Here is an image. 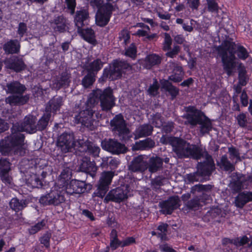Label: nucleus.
Listing matches in <instances>:
<instances>
[{
	"label": "nucleus",
	"mask_w": 252,
	"mask_h": 252,
	"mask_svg": "<svg viewBox=\"0 0 252 252\" xmlns=\"http://www.w3.org/2000/svg\"><path fill=\"white\" fill-rule=\"evenodd\" d=\"M229 158L231 160H235L236 162L240 160V154L238 151L234 147H231L228 148Z\"/></svg>",
	"instance_id": "nucleus-47"
},
{
	"label": "nucleus",
	"mask_w": 252,
	"mask_h": 252,
	"mask_svg": "<svg viewBox=\"0 0 252 252\" xmlns=\"http://www.w3.org/2000/svg\"><path fill=\"white\" fill-rule=\"evenodd\" d=\"M180 200L177 196H172L159 203L161 212L164 214H171L180 206Z\"/></svg>",
	"instance_id": "nucleus-14"
},
{
	"label": "nucleus",
	"mask_w": 252,
	"mask_h": 252,
	"mask_svg": "<svg viewBox=\"0 0 252 252\" xmlns=\"http://www.w3.org/2000/svg\"><path fill=\"white\" fill-rule=\"evenodd\" d=\"M28 30L27 25L24 23H20L18 28V33L20 35V37L23 36L24 34Z\"/></svg>",
	"instance_id": "nucleus-59"
},
{
	"label": "nucleus",
	"mask_w": 252,
	"mask_h": 252,
	"mask_svg": "<svg viewBox=\"0 0 252 252\" xmlns=\"http://www.w3.org/2000/svg\"><path fill=\"white\" fill-rule=\"evenodd\" d=\"M78 32L86 41L92 44H95L96 40L95 39L94 33V31L91 29L78 30Z\"/></svg>",
	"instance_id": "nucleus-29"
},
{
	"label": "nucleus",
	"mask_w": 252,
	"mask_h": 252,
	"mask_svg": "<svg viewBox=\"0 0 252 252\" xmlns=\"http://www.w3.org/2000/svg\"><path fill=\"white\" fill-rule=\"evenodd\" d=\"M103 66V63L100 60H94L90 64V70L92 71H97L100 70Z\"/></svg>",
	"instance_id": "nucleus-49"
},
{
	"label": "nucleus",
	"mask_w": 252,
	"mask_h": 252,
	"mask_svg": "<svg viewBox=\"0 0 252 252\" xmlns=\"http://www.w3.org/2000/svg\"><path fill=\"white\" fill-rule=\"evenodd\" d=\"M167 226L168 225L167 224L161 223L158 227V230L160 232L158 234V237H160L162 240L164 239L165 237Z\"/></svg>",
	"instance_id": "nucleus-56"
},
{
	"label": "nucleus",
	"mask_w": 252,
	"mask_h": 252,
	"mask_svg": "<svg viewBox=\"0 0 252 252\" xmlns=\"http://www.w3.org/2000/svg\"><path fill=\"white\" fill-rule=\"evenodd\" d=\"M81 170L85 172H89L91 171H94L96 170V167L94 165V163L90 161H83L80 165Z\"/></svg>",
	"instance_id": "nucleus-38"
},
{
	"label": "nucleus",
	"mask_w": 252,
	"mask_h": 252,
	"mask_svg": "<svg viewBox=\"0 0 252 252\" xmlns=\"http://www.w3.org/2000/svg\"><path fill=\"white\" fill-rule=\"evenodd\" d=\"M88 152L94 157H97L100 152L98 146L93 143H89L87 146Z\"/></svg>",
	"instance_id": "nucleus-50"
},
{
	"label": "nucleus",
	"mask_w": 252,
	"mask_h": 252,
	"mask_svg": "<svg viewBox=\"0 0 252 252\" xmlns=\"http://www.w3.org/2000/svg\"><path fill=\"white\" fill-rule=\"evenodd\" d=\"M71 170L68 167L64 168L61 172L56 185L64 187L68 183L71 177Z\"/></svg>",
	"instance_id": "nucleus-27"
},
{
	"label": "nucleus",
	"mask_w": 252,
	"mask_h": 252,
	"mask_svg": "<svg viewBox=\"0 0 252 252\" xmlns=\"http://www.w3.org/2000/svg\"><path fill=\"white\" fill-rule=\"evenodd\" d=\"M252 201V192H242L238 194L235 199V206L242 208L249 202Z\"/></svg>",
	"instance_id": "nucleus-21"
},
{
	"label": "nucleus",
	"mask_w": 252,
	"mask_h": 252,
	"mask_svg": "<svg viewBox=\"0 0 252 252\" xmlns=\"http://www.w3.org/2000/svg\"><path fill=\"white\" fill-rule=\"evenodd\" d=\"M98 100L100 101V105L103 110H110L114 105V99L112 95V90L107 88L102 91L100 89L94 90L89 96L87 101L85 107L75 117V121L77 124L91 128L94 122L98 119L101 115L95 113L94 105Z\"/></svg>",
	"instance_id": "nucleus-1"
},
{
	"label": "nucleus",
	"mask_w": 252,
	"mask_h": 252,
	"mask_svg": "<svg viewBox=\"0 0 252 252\" xmlns=\"http://www.w3.org/2000/svg\"><path fill=\"white\" fill-rule=\"evenodd\" d=\"M199 125L200 132L203 134L208 133L212 128L211 121L206 118H201Z\"/></svg>",
	"instance_id": "nucleus-34"
},
{
	"label": "nucleus",
	"mask_w": 252,
	"mask_h": 252,
	"mask_svg": "<svg viewBox=\"0 0 252 252\" xmlns=\"http://www.w3.org/2000/svg\"><path fill=\"white\" fill-rule=\"evenodd\" d=\"M161 61L160 56L152 54L146 56L144 60H141L140 63L146 69H150L152 66L159 64Z\"/></svg>",
	"instance_id": "nucleus-20"
},
{
	"label": "nucleus",
	"mask_w": 252,
	"mask_h": 252,
	"mask_svg": "<svg viewBox=\"0 0 252 252\" xmlns=\"http://www.w3.org/2000/svg\"><path fill=\"white\" fill-rule=\"evenodd\" d=\"M45 225V221L44 220H41V221L37 223L31 227V228L29 229L30 233L31 234H34L37 233L38 231L42 229Z\"/></svg>",
	"instance_id": "nucleus-48"
},
{
	"label": "nucleus",
	"mask_w": 252,
	"mask_h": 252,
	"mask_svg": "<svg viewBox=\"0 0 252 252\" xmlns=\"http://www.w3.org/2000/svg\"><path fill=\"white\" fill-rule=\"evenodd\" d=\"M88 17V12L85 9H81L79 11H77L76 15L74 18V22L76 26L78 28V30L81 29V27L84 25V22Z\"/></svg>",
	"instance_id": "nucleus-31"
},
{
	"label": "nucleus",
	"mask_w": 252,
	"mask_h": 252,
	"mask_svg": "<svg viewBox=\"0 0 252 252\" xmlns=\"http://www.w3.org/2000/svg\"><path fill=\"white\" fill-rule=\"evenodd\" d=\"M212 186L210 185H196L192 187L191 192L192 193H195L196 192L204 191L202 193V196L200 197V199L203 204H205L209 202L210 200V196L207 192L211 190Z\"/></svg>",
	"instance_id": "nucleus-18"
},
{
	"label": "nucleus",
	"mask_w": 252,
	"mask_h": 252,
	"mask_svg": "<svg viewBox=\"0 0 252 252\" xmlns=\"http://www.w3.org/2000/svg\"><path fill=\"white\" fill-rule=\"evenodd\" d=\"M153 124L157 127H160L163 125L162 120L159 115H157L154 117Z\"/></svg>",
	"instance_id": "nucleus-61"
},
{
	"label": "nucleus",
	"mask_w": 252,
	"mask_h": 252,
	"mask_svg": "<svg viewBox=\"0 0 252 252\" xmlns=\"http://www.w3.org/2000/svg\"><path fill=\"white\" fill-rule=\"evenodd\" d=\"M125 55L133 59L135 58L136 55V48L133 44H131L130 46L126 49Z\"/></svg>",
	"instance_id": "nucleus-54"
},
{
	"label": "nucleus",
	"mask_w": 252,
	"mask_h": 252,
	"mask_svg": "<svg viewBox=\"0 0 252 252\" xmlns=\"http://www.w3.org/2000/svg\"><path fill=\"white\" fill-rule=\"evenodd\" d=\"M63 104V98L59 96L53 97L47 103L46 107V112L56 113L60 110V107Z\"/></svg>",
	"instance_id": "nucleus-22"
},
{
	"label": "nucleus",
	"mask_w": 252,
	"mask_h": 252,
	"mask_svg": "<svg viewBox=\"0 0 252 252\" xmlns=\"http://www.w3.org/2000/svg\"><path fill=\"white\" fill-rule=\"evenodd\" d=\"M3 48L6 53H17L20 48V43L17 40H10L3 45Z\"/></svg>",
	"instance_id": "nucleus-24"
},
{
	"label": "nucleus",
	"mask_w": 252,
	"mask_h": 252,
	"mask_svg": "<svg viewBox=\"0 0 252 252\" xmlns=\"http://www.w3.org/2000/svg\"><path fill=\"white\" fill-rule=\"evenodd\" d=\"M249 241V239L246 236H243L242 237L237 238L233 240V244L235 246L238 247L243 246L247 243H248Z\"/></svg>",
	"instance_id": "nucleus-55"
},
{
	"label": "nucleus",
	"mask_w": 252,
	"mask_h": 252,
	"mask_svg": "<svg viewBox=\"0 0 252 252\" xmlns=\"http://www.w3.org/2000/svg\"><path fill=\"white\" fill-rule=\"evenodd\" d=\"M70 75L66 72L62 74L60 80L57 81V87H61L63 86H68L70 82Z\"/></svg>",
	"instance_id": "nucleus-41"
},
{
	"label": "nucleus",
	"mask_w": 252,
	"mask_h": 252,
	"mask_svg": "<svg viewBox=\"0 0 252 252\" xmlns=\"http://www.w3.org/2000/svg\"><path fill=\"white\" fill-rule=\"evenodd\" d=\"M114 172L112 171L102 173L97 191L95 192L96 196L103 198L105 196L108 189V186L111 184Z\"/></svg>",
	"instance_id": "nucleus-12"
},
{
	"label": "nucleus",
	"mask_w": 252,
	"mask_h": 252,
	"mask_svg": "<svg viewBox=\"0 0 252 252\" xmlns=\"http://www.w3.org/2000/svg\"><path fill=\"white\" fill-rule=\"evenodd\" d=\"M74 145V136L72 133H63L58 139V147L63 154L71 151Z\"/></svg>",
	"instance_id": "nucleus-13"
},
{
	"label": "nucleus",
	"mask_w": 252,
	"mask_h": 252,
	"mask_svg": "<svg viewBox=\"0 0 252 252\" xmlns=\"http://www.w3.org/2000/svg\"><path fill=\"white\" fill-rule=\"evenodd\" d=\"M36 118L32 115H28L24 118V122L17 128L19 131H26L30 133L36 131Z\"/></svg>",
	"instance_id": "nucleus-16"
},
{
	"label": "nucleus",
	"mask_w": 252,
	"mask_h": 252,
	"mask_svg": "<svg viewBox=\"0 0 252 252\" xmlns=\"http://www.w3.org/2000/svg\"><path fill=\"white\" fill-rule=\"evenodd\" d=\"M0 177L2 182L9 187L13 185V180L9 175V172H3L0 173Z\"/></svg>",
	"instance_id": "nucleus-42"
},
{
	"label": "nucleus",
	"mask_w": 252,
	"mask_h": 252,
	"mask_svg": "<svg viewBox=\"0 0 252 252\" xmlns=\"http://www.w3.org/2000/svg\"><path fill=\"white\" fill-rule=\"evenodd\" d=\"M161 88L169 92L172 98H175L179 94V90L172 86L168 81L162 80L160 81Z\"/></svg>",
	"instance_id": "nucleus-32"
},
{
	"label": "nucleus",
	"mask_w": 252,
	"mask_h": 252,
	"mask_svg": "<svg viewBox=\"0 0 252 252\" xmlns=\"http://www.w3.org/2000/svg\"><path fill=\"white\" fill-rule=\"evenodd\" d=\"M236 120L240 126L242 127H245L246 126L247 119L245 114H240L236 117Z\"/></svg>",
	"instance_id": "nucleus-52"
},
{
	"label": "nucleus",
	"mask_w": 252,
	"mask_h": 252,
	"mask_svg": "<svg viewBox=\"0 0 252 252\" xmlns=\"http://www.w3.org/2000/svg\"><path fill=\"white\" fill-rule=\"evenodd\" d=\"M155 142L150 138L137 142L133 145L132 149L134 150H144L152 148L155 146Z\"/></svg>",
	"instance_id": "nucleus-28"
},
{
	"label": "nucleus",
	"mask_w": 252,
	"mask_h": 252,
	"mask_svg": "<svg viewBox=\"0 0 252 252\" xmlns=\"http://www.w3.org/2000/svg\"><path fill=\"white\" fill-rule=\"evenodd\" d=\"M66 25V20L62 16L55 19L54 22L51 23V26L54 31L60 32L65 31Z\"/></svg>",
	"instance_id": "nucleus-26"
},
{
	"label": "nucleus",
	"mask_w": 252,
	"mask_h": 252,
	"mask_svg": "<svg viewBox=\"0 0 252 252\" xmlns=\"http://www.w3.org/2000/svg\"><path fill=\"white\" fill-rule=\"evenodd\" d=\"M180 50V47L178 45H174L173 48L168 50L165 55L167 57L173 58L179 53Z\"/></svg>",
	"instance_id": "nucleus-57"
},
{
	"label": "nucleus",
	"mask_w": 252,
	"mask_h": 252,
	"mask_svg": "<svg viewBox=\"0 0 252 252\" xmlns=\"http://www.w3.org/2000/svg\"><path fill=\"white\" fill-rule=\"evenodd\" d=\"M158 89L159 85L158 81L156 80L154 81L153 84L150 86L148 89V93L151 95H156L158 94Z\"/></svg>",
	"instance_id": "nucleus-53"
},
{
	"label": "nucleus",
	"mask_w": 252,
	"mask_h": 252,
	"mask_svg": "<svg viewBox=\"0 0 252 252\" xmlns=\"http://www.w3.org/2000/svg\"><path fill=\"white\" fill-rule=\"evenodd\" d=\"M217 164L220 168H223L225 171H232L234 169L233 164L230 162L225 155L222 156L220 160L217 162Z\"/></svg>",
	"instance_id": "nucleus-33"
},
{
	"label": "nucleus",
	"mask_w": 252,
	"mask_h": 252,
	"mask_svg": "<svg viewBox=\"0 0 252 252\" xmlns=\"http://www.w3.org/2000/svg\"><path fill=\"white\" fill-rule=\"evenodd\" d=\"M155 12L157 14L158 17L163 20H169L171 18V14L167 11H165L161 7H158L155 9Z\"/></svg>",
	"instance_id": "nucleus-45"
},
{
	"label": "nucleus",
	"mask_w": 252,
	"mask_h": 252,
	"mask_svg": "<svg viewBox=\"0 0 252 252\" xmlns=\"http://www.w3.org/2000/svg\"><path fill=\"white\" fill-rule=\"evenodd\" d=\"M65 193L68 194H80L85 192L87 189H91V185L85 182L72 180L64 186Z\"/></svg>",
	"instance_id": "nucleus-11"
},
{
	"label": "nucleus",
	"mask_w": 252,
	"mask_h": 252,
	"mask_svg": "<svg viewBox=\"0 0 252 252\" xmlns=\"http://www.w3.org/2000/svg\"><path fill=\"white\" fill-rule=\"evenodd\" d=\"M103 2L104 0H91L90 4L94 8L99 9L103 6L102 4L103 3Z\"/></svg>",
	"instance_id": "nucleus-64"
},
{
	"label": "nucleus",
	"mask_w": 252,
	"mask_h": 252,
	"mask_svg": "<svg viewBox=\"0 0 252 252\" xmlns=\"http://www.w3.org/2000/svg\"><path fill=\"white\" fill-rule=\"evenodd\" d=\"M172 40L170 35L167 33H164V40L162 43V50L164 51H168L171 48Z\"/></svg>",
	"instance_id": "nucleus-44"
},
{
	"label": "nucleus",
	"mask_w": 252,
	"mask_h": 252,
	"mask_svg": "<svg viewBox=\"0 0 252 252\" xmlns=\"http://www.w3.org/2000/svg\"><path fill=\"white\" fill-rule=\"evenodd\" d=\"M160 143L172 146L173 151L179 158L192 157L199 159L201 155L200 148L195 145L178 138L162 136L160 139Z\"/></svg>",
	"instance_id": "nucleus-3"
},
{
	"label": "nucleus",
	"mask_w": 252,
	"mask_h": 252,
	"mask_svg": "<svg viewBox=\"0 0 252 252\" xmlns=\"http://www.w3.org/2000/svg\"><path fill=\"white\" fill-rule=\"evenodd\" d=\"M9 205L11 208L16 212L21 210L26 206L25 201H19L18 199L15 198H13L11 200Z\"/></svg>",
	"instance_id": "nucleus-36"
},
{
	"label": "nucleus",
	"mask_w": 252,
	"mask_h": 252,
	"mask_svg": "<svg viewBox=\"0 0 252 252\" xmlns=\"http://www.w3.org/2000/svg\"><path fill=\"white\" fill-rule=\"evenodd\" d=\"M50 117L51 114L50 113L46 112L39 120L37 124L36 125V130L37 129L39 130H42L44 129L48 125Z\"/></svg>",
	"instance_id": "nucleus-35"
},
{
	"label": "nucleus",
	"mask_w": 252,
	"mask_h": 252,
	"mask_svg": "<svg viewBox=\"0 0 252 252\" xmlns=\"http://www.w3.org/2000/svg\"><path fill=\"white\" fill-rule=\"evenodd\" d=\"M25 86L19 82L13 81L6 84L5 91L7 93L13 94L7 97L5 101L11 105H22L26 103L29 99V95H23Z\"/></svg>",
	"instance_id": "nucleus-4"
},
{
	"label": "nucleus",
	"mask_w": 252,
	"mask_h": 252,
	"mask_svg": "<svg viewBox=\"0 0 252 252\" xmlns=\"http://www.w3.org/2000/svg\"><path fill=\"white\" fill-rule=\"evenodd\" d=\"M207 10L211 13H218L219 10V6L217 0H206Z\"/></svg>",
	"instance_id": "nucleus-39"
},
{
	"label": "nucleus",
	"mask_w": 252,
	"mask_h": 252,
	"mask_svg": "<svg viewBox=\"0 0 252 252\" xmlns=\"http://www.w3.org/2000/svg\"><path fill=\"white\" fill-rule=\"evenodd\" d=\"M24 136L18 132L12 133L11 135L0 141V151L2 154H8L10 152L18 153L23 148Z\"/></svg>",
	"instance_id": "nucleus-5"
},
{
	"label": "nucleus",
	"mask_w": 252,
	"mask_h": 252,
	"mask_svg": "<svg viewBox=\"0 0 252 252\" xmlns=\"http://www.w3.org/2000/svg\"><path fill=\"white\" fill-rule=\"evenodd\" d=\"M27 184L32 188H39L42 186V181L36 174H32L27 179Z\"/></svg>",
	"instance_id": "nucleus-37"
},
{
	"label": "nucleus",
	"mask_w": 252,
	"mask_h": 252,
	"mask_svg": "<svg viewBox=\"0 0 252 252\" xmlns=\"http://www.w3.org/2000/svg\"><path fill=\"white\" fill-rule=\"evenodd\" d=\"M202 118L195 115L189 114L187 116L188 122L192 126L199 124Z\"/></svg>",
	"instance_id": "nucleus-51"
},
{
	"label": "nucleus",
	"mask_w": 252,
	"mask_h": 252,
	"mask_svg": "<svg viewBox=\"0 0 252 252\" xmlns=\"http://www.w3.org/2000/svg\"><path fill=\"white\" fill-rule=\"evenodd\" d=\"M6 67L8 68L14 70L16 72L24 69L25 64L23 61L17 57H12L5 62Z\"/></svg>",
	"instance_id": "nucleus-19"
},
{
	"label": "nucleus",
	"mask_w": 252,
	"mask_h": 252,
	"mask_svg": "<svg viewBox=\"0 0 252 252\" xmlns=\"http://www.w3.org/2000/svg\"><path fill=\"white\" fill-rule=\"evenodd\" d=\"M200 198L197 197L193 198L189 201H188L186 206L189 209L196 210L199 208L200 206H202Z\"/></svg>",
	"instance_id": "nucleus-40"
},
{
	"label": "nucleus",
	"mask_w": 252,
	"mask_h": 252,
	"mask_svg": "<svg viewBox=\"0 0 252 252\" xmlns=\"http://www.w3.org/2000/svg\"><path fill=\"white\" fill-rule=\"evenodd\" d=\"M170 65L174 67L173 74L169 77V79L174 82H180L183 77L184 72L181 66L174 63H171Z\"/></svg>",
	"instance_id": "nucleus-23"
},
{
	"label": "nucleus",
	"mask_w": 252,
	"mask_h": 252,
	"mask_svg": "<svg viewBox=\"0 0 252 252\" xmlns=\"http://www.w3.org/2000/svg\"><path fill=\"white\" fill-rule=\"evenodd\" d=\"M50 237L51 234L48 232H46L40 238L41 243L43 244L46 247H49L50 246Z\"/></svg>",
	"instance_id": "nucleus-58"
},
{
	"label": "nucleus",
	"mask_w": 252,
	"mask_h": 252,
	"mask_svg": "<svg viewBox=\"0 0 252 252\" xmlns=\"http://www.w3.org/2000/svg\"><path fill=\"white\" fill-rule=\"evenodd\" d=\"M162 165V160L161 158L156 157L150 158L147 168L150 172L154 173L159 170Z\"/></svg>",
	"instance_id": "nucleus-30"
},
{
	"label": "nucleus",
	"mask_w": 252,
	"mask_h": 252,
	"mask_svg": "<svg viewBox=\"0 0 252 252\" xmlns=\"http://www.w3.org/2000/svg\"><path fill=\"white\" fill-rule=\"evenodd\" d=\"M234 42L224 41L217 48L218 55L221 58L223 69L228 76L231 75L235 66L234 53L239 59L242 60H246L249 57V53L244 47L238 45L236 51L234 52Z\"/></svg>",
	"instance_id": "nucleus-2"
},
{
	"label": "nucleus",
	"mask_w": 252,
	"mask_h": 252,
	"mask_svg": "<svg viewBox=\"0 0 252 252\" xmlns=\"http://www.w3.org/2000/svg\"><path fill=\"white\" fill-rule=\"evenodd\" d=\"M65 193L64 187L55 185L50 192L40 197L39 202L43 205H61L65 201Z\"/></svg>",
	"instance_id": "nucleus-6"
},
{
	"label": "nucleus",
	"mask_w": 252,
	"mask_h": 252,
	"mask_svg": "<svg viewBox=\"0 0 252 252\" xmlns=\"http://www.w3.org/2000/svg\"><path fill=\"white\" fill-rule=\"evenodd\" d=\"M131 67L130 65L125 61H115L109 68H105L103 71L102 79L105 80L109 78L112 80L120 78L123 73L130 70Z\"/></svg>",
	"instance_id": "nucleus-7"
},
{
	"label": "nucleus",
	"mask_w": 252,
	"mask_h": 252,
	"mask_svg": "<svg viewBox=\"0 0 252 252\" xmlns=\"http://www.w3.org/2000/svg\"><path fill=\"white\" fill-rule=\"evenodd\" d=\"M131 189L127 185L121 186L111 190L105 196L104 201L106 203L109 201L121 202L131 195Z\"/></svg>",
	"instance_id": "nucleus-8"
},
{
	"label": "nucleus",
	"mask_w": 252,
	"mask_h": 252,
	"mask_svg": "<svg viewBox=\"0 0 252 252\" xmlns=\"http://www.w3.org/2000/svg\"><path fill=\"white\" fill-rule=\"evenodd\" d=\"M135 243V239L133 237H129L122 241L121 247L128 246Z\"/></svg>",
	"instance_id": "nucleus-62"
},
{
	"label": "nucleus",
	"mask_w": 252,
	"mask_h": 252,
	"mask_svg": "<svg viewBox=\"0 0 252 252\" xmlns=\"http://www.w3.org/2000/svg\"><path fill=\"white\" fill-rule=\"evenodd\" d=\"M114 10V6L107 2L98 9L95 16L96 23L97 25L103 27L106 25L110 20L112 12Z\"/></svg>",
	"instance_id": "nucleus-10"
},
{
	"label": "nucleus",
	"mask_w": 252,
	"mask_h": 252,
	"mask_svg": "<svg viewBox=\"0 0 252 252\" xmlns=\"http://www.w3.org/2000/svg\"><path fill=\"white\" fill-rule=\"evenodd\" d=\"M145 156L140 155L135 157L128 166L132 172H143L147 168V163Z\"/></svg>",
	"instance_id": "nucleus-17"
},
{
	"label": "nucleus",
	"mask_w": 252,
	"mask_h": 252,
	"mask_svg": "<svg viewBox=\"0 0 252 252\" xmlns=\"http://www.w3.org/2000/svg\"><path fill=\"white\" fill-rule=\"evenodd\" d=\"M111 126L114 133L122 140H126L129 136V130L127 127L123 115H116L111 121Z\"/></svg>",
	"instance_id": "nucleus-9"
},
{
	"label": "nucleus",
	"mask_w": 252,
	"mask_h": 252,
	"mask_svg": "<svg viewBox=\"0 0 252 252\" xmlns=\"http://www.w3.org/2000/svg\"><path fill=\"white\" fill-rule=\"evenodd\" d=\"M10 163L5 158L0 159V173L9 172L10 170Z\"/></svg>",
	"instance_id": "nucleus-46"
},
{
	"label": "nucleus",
	"mask_w": 252,
	"mask_h": 252,
	"mask_svg": "<svg viewBox=\"0 0 252 252\" xmlns=\"http://www.w3.org/2000/svg\"><path fill=\"white\" fill-rule=\"evenodd\" d=\"M230 187L234 191L238 192L242 189L243 185L240 181H238L231 183L230 184Z\"/></svg>",
	"instance_id": "nucleus-60"
},
{
	"label": "nucleus",
	"mask_w": 252,
	"mask_h": 252,
	"mask_svg": "<svg viewBox=\"0 0 252 252\" xmlns=\"http://www.w3.org/2000/svg\"><path fill=\"white\" fill-rule=\"evenodd\" d=\"M95 81L94 75L92 73H89L86 75L82 79V84L84 88H88L92 85Z\"/></svg>",
	"instance_id": "nucleus-43"
},
{
	"label": "nucleus",
	"mask_w": 252,
	"mask_h": 252,
	"mask_svg": "<svg viewBox=\"0 0 252 252\" xmlns=\"http://www.w3.org/2000/svg\"><path fill=\"white\" fill-rule=\"evenodd\" d=\"M67 7L70 10L71 15L74 13L75 8L76 6L75 0H65Z\"/></svg>",
	"instance_id": "nucleus-63"
},
{
	"label": "nucleus",
	"mask_w": 252,
	"mask_h": 252,
	"mask_svg": "<svg viewBox=\"0 0 252 252\" xmlns=\"http://www.w3.org/2000/svg\"><path fill=\"white\" fill-rule=\"evenodd\" d=\"M153 127L149 125H143L136 128L134 132L135 139L149 136L151 134Z\"/></svg>",
	"instance_id": "nucleus-25"
},
{
	"label": "nucleus",
	"mask_w": 252,
	"mask_h": 252,
	"mask_svg": "<svg viewBox=\"0 0 252 252\" xmlns=\"http://www.w3.org/2000/svg\"><path fill=\"white\" fill-rule=\"evenodd\" d=\"M101 147L103 149L113 154H118L126 151L125 145L113 139L102 141Z\"/></svg>",
	"instance_id": "nucleus-15"
}]
</instances>
